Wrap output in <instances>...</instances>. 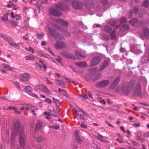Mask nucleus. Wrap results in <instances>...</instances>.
Instances as JSON below:
<instances>
[{
    "instance_id": "nucleus-1",
    "label": "nucleus",
    "mask_w": 149,
    "mask_h": 149,
    "mask_svg": "<svg viewBox=\"0 0 149 149\" xmlns=\"http://www.w3.org/2000/svg\"><path fill=\"white\" fill-rule=\"evenodd\" d=\"M120 89L121 92L125 95H128L133 90V95L140 98L146 97L148 94L146 92L142 91L141 83L138 82L136 84L134 80H131L129 82H124Z\"/></svg>"
},
{
    "instance_id": "nucleus-2",
    "label": "nucleus",
    "mask_w": 149,
    "mask_h": 149,
    "mask_svg": "<svg viewBox=\"0 0 149 149\" xmlns=\"http://www.w3.org/2000/svg\"><path fill=\"white\" fill-rule=\"evenodd\" d=\"M120 78L119 76H118L116 77L114 80L112 81L111 84L110 85L109 88L110 89H116L114 90V91L116 92H119L120 89V88L119 87H117L116 88V87L118 84L120 80Z\"/></svg>"
},
{
    "instance_id": "nucleus-3",
    "label": "nucleus",
    "mask_w": 149,
    "mask_h": 149,
    "mask_svg": "<svg viewBox=\"0 0 149 149\" xmlns=\"http://www.w3.org/2000/svg\"><path fill=\"white\" fill-rule=\"evenodd\" d=\"M71 6L74 9L81 10L83 8V3L80 0H73L71 2Z\"/></svg>"
},
{
    "instance_id": "nucleus-4",
    "label": "nucleus",
    "mask_w": 149,
    "mask_h": 149,
    "mask_svg": "<svg viewBox=\"0 0 149 149\" xmlns=\"http://www.w3.org/2000/svg\"><path fill=\"white\" fill-rule=\"evenodd\" d=\"M109 80H104L98 82L95 84V86L98 88H104L107 86L110 83Z\"/></svg>"
},
{
    "instance_id": "nucleus-5",
    "label": "nucleus",
    "mask_w": 149,
    "mask_h": 149,
    "mask_svg": "<svg viewBox=\"0 0 149 149\" xmlns=\"http://www.w3.org/2000/svg\"><path fill=\"white\" fill-rule=\"evenodd\" d=\"M49 31V33L50 35L52 37L57 38L60 37L59 33L58 32L56 31V30L52 27H49L48 28Z\"/></svg>"
},
{
    "instance_id": "nucleus-6",
    "label": "nucleus",
    "mask_w": 149,
    "mask_h": 149,
    "mask_svg": "<svg viewBox=\"0 0 149 149\" xmlns=\"http://www.w3.org/2000/svg\"><path fill=\"white\" fill-rule=\"evenodd\" d=\"M49 12L50 15L54 16L59 17L61 15V13L59 11L52 7L49 8Z\"/></svg>"
},
{
    "instance_id": "nucleus-7",
    "label": "nucleus",
    "mask_w": 149,
    "mask_h": 149,
    "mask_svg": "<svg viewBox=\"0 0 149 149\" xmlns=\"http://www.w3.org/2000/svg\"><path fill=\"white\" fill-rule=\"evenodd\" d=\"M101 60V58L98 56H96L93 58L91 60V66H94L98 64Z\"/></svg>"
},
{
    "instance_id": "nucleus-8",
    "label": "nucleus",
    "mask_w": 149,
    "mask_h": 149,
    "mask_svg": "<svg viewBox=\"0 0 149 149\" xmlns=\"http://www.w3.org/2000/svg\"><path fill=\"white\" fill-rule=\"evenodd\" d=\"M61 54L63 57L66 58L70 59L73 60L75 59V57L73 54L67 52H61Z\"/></svg>"
},
{
    "instance_id": "nucleus-9",
    "label": "nucleus",
    "mask_w": 149,
    "mask_h": 149,
    "mask_svg": "<svg viewBox=\"0 0 149 149\" xmlns=\"http://www.w3.org/2000/svg\"><path fill=\"white\" fill-rule=\"evenodd\" d=\"M55 7L56 8L61 10H66L69 9V7L68 6L61 3H58Z\"/></svg>"
},
{
    "instance_id": "nucleus-10",
    "label": "nucleus",
    "mask_w": 149,
    "mask_h": 149,
    "mask_svg": "<svg viewBox=\"0 0 149 149\" xmlns=\"http://www.w3.org/2000/svg\"><path fill=\"white\" fill-rule=\"evenodd\" d=\"M20 76V80L25 82L28 81L30 77V75L27 73L23 74H21Z\"/></svg>"
},
{
    "instance_id": "nucleus-11",
    "label": "nucleus",
    "mask_w": 149,
    "mask_h": 149,
    "mask_svg": "<svg viewBox=\"0 0 149 149\" xmlns=\"http://www.w3.org/2000/svg\"><path fill=\"white\" fill-rule=\"evenodd\" d=\"M139 10V7L138 6H135L134 7L133 9L129 13V18H131L134 16L133 14L136 15L137 14Z\"/></svg>"
},
{
    "instance_id": "nucleus-12",
    "label": "nucleus",
    "mask_w": 149,
    "mask_h": 149,
    "mask_svg": "<svg viewBox=\"0 0 149 149\" xmlns=\"http://www.w3.org/2000/svg\"><path fill=\"white\" fill-rule=\"evenodd\" d=\"M54 47L56 49H61L65 48V45L63 42H57L54 45Z\"/></svg>"
},
{
    "instance_id": "nucleus-13",
    "label": "nucleus",
    "mask_w": 149,
    "mask_h": 149,
    "mask_svg": "<svg viewBox=\"0 0 149 149\" xmlns=\"http://www.w3.org/2000/svg\"><path fill=\"white\" fill-rule=\"evenodd\" d=\"M38 89L47 93H50L49 90L45 86L42 84H39L38 85Z\"/></svg>"
},
{
    "instance_id": "nucleus-14",
    "label": "nucleus",
    "mask_w": 149,
    "mask_h": 149,
    "mask_svg": "<svg viewBox=\"0 0 149 149\" xmlns=\"http://www.w3.org/2000/svg\"><path fill=\"white\" fill-rule=\"evenodd\" d=\"M109 65V63L108 61L107 60L103 62L101 65L100 66V68L99 69V71H101L103 70L105 68Z\"/></svg>"
},
{
    "instance_id": "nucleus-15",
    "label": "nucleus",
    "mask_w": 149,
    "mask_h": 149,
    "mask_svg": "<svg viewBox=\"0 0 149 149\" xmlns=\"http://www.w3.org/2000/svg\"><path fill=\"white\" fill-rule=\"evenodd\" d=\"M57 22L61 25L65 27L68 25V23L66 21L61 19H58L57 20Z\"/></svg>"
},
{
    "instance_id": "nucleus-16",
    "label": "nucleus",
    "mask_w": 149,
    "mask_h": 149,
    "mask_svg": "<svg viewBox=\"0 0 149 149\" xmlns=\"http://www.w3.org/2000/svg\"><path fill=\"white\" fill-rule=\"evenodd\" d=\"M76 65L80 68H84L87 65L86 63L85 62H79L76 63Z\"/></svg>"
},
{
    "instance_id": "nucleus-17",
    "label": "nucleus",
    "mask_w": 149,
    "mask_h": 149,
    "mask_svg": "<svg viewBox=\"0 0 149 149\" xmlns=\"http://www.w3.org/2000/svg\"><path fill=\"white\" fill-rule=\"evenodd\" d=\"M143 35L146 38H148L149 36V29L148 28L144 29L143 30Z\"/></svg>"
},
{
    "instance_id": "nucleus-18",
    "label": "nucleus",
    "mask_w": 149,
    "mask_h": 149,
    "mask_svg": "<svg viewBox=\"0 0 149 149\" xmlns=\"http://www.w3.org/2000/svg\"><path fill=\"white\" fill-rule=\"evenodd\" d=\"M79 132L78 131H76L74 133L75 136L76 140L79 143H81L82 142V140L80 138L79 134Z\"/></svg>"
},
{
    "instance_id": "nucleus-19",
    "label": "nucleus",
    "mask_w": 149,
    "mask_h": 149,
    "mask_svg": "<svg viewBox=\"0 0 149 149\" xmlns=\"http://www.w3.org/2000/svg\"><path fill=\"white\" fill-rule=\"evenodd\" d=\"M25 137L24 135H20L19 138L20 144L21 146H23L25 143Z\"/></svg>"
},
{
    "instance_id": "nucleus-20",
    "label": "nucleus",
    "mask_w": 149,
    "mask_h": 149,
    "mask_svg": "<svg viewBox=\"0 0 149 149\" xmlns=\"http://www.w3.org/2000/svg\"><path fill=\"white\" fill-rule=\"evenodd\" d=\"M94 137L95 139H98L102 141H104L103 139V136L99 134H97L96 135H94Z\"/></svg>"
},
{
    "instance_id": "nucleus-21",
    "label": "nucleus",
    "mask_w": 149,
    "mask_h": 149,
    "mask_svg": "<svg viewBox=\"0 0 149 149\" xmlns=\"http://www.w3.org/2000/svg\"><path fill=\"white\" fill-rule=\"evenodd\" d=\"M138 22V20L137 19H136L135 18H134L130 20L129 21V23L130 24H132V26H134L136 24H137Z\"/></svg>"
},
{
    "instance_id": "nucleus-22",
    "label": "nucleus",
    "mask_w": 149,
    "mask_h": 149,
    "mask_svg": "<svg viewBox=\"0 0 149 149\" xmlns=\"http://www.w3.org/2000/svg\"><path fill=\"white\" fill-rule=\"evenodd\" d=\"M102 77V74L101 73H99L96 75L95 77L93 78L92 80L93 82H95L98 79Z\"/></svg>"
},
{
    "instance_id": "nucleus-23",
    "label": "nucleus",
    "mask_w": 149,
    "mask_h": 149,
    "mask_svg": "<svg viewBox=\"0 0 149 149\" xmlns=\"http://www.w3.org/2000/svg\"><path fill=\"white\" fill-rule=\"evenodd\" d=\"M93 76L91 75V74H90V73H88L86 74L85 77V78L86 79L87 81H90L91 80H92V77Z\"/></svg>"
},
{
    "instance_id": "nucleus-24",
    "label": "nucleus",
    "mask_w": 149,
    "mask_h": 149,
    "mask_svg": "<svg viewBox=\"0 0 149 149\" xmlns=\"http://www.w3.org/2000/svg\"><path fill=\"white\" fill-rule=\"evenodd\" d=\"M111 36V39L114 40L116 37V31L114 29H113L112 32L110 34Z\"/></svg>"
},
{
    "instance_id": "nucleus-25",
    "label": "nucleus",
    "mask_w": 149,
    "mask_h": 149,
    "mask_svg": "<svg viewBox=\"0 0 149 149\" xmlns=\"http://www.w3.org/2000/svg\"><path fill=\"white\" fill-rule=\"evenodd\" d=\"M104 30L107 33H110L112 29L108 25H106L104 27Z\"/></svg>"
},
{
    "instance_id": "nucleus-26",
    "label": "nucleus",
    "mask_w": 149,
    "mask_h": 149,
    "mask_svg": "<svg viewBox=\"0 0 149 149\" xmlns=\"http://www.w3.org/2000/svg\"><path fill=\"white\" fill-rule=\"evenodd\" d=\"M89 72L90 74H91V75H93L94 74H95L97 72V70L96 68H93L90 69H89Z\"/></svg>"
},
{
    "instance_id": "nucleus-27",
    "label": "nucleus",
    "mask_w": 149,
    "mask_h": 149,
    "mask_svg": "<svg viewBox=\"0 0 149 149\" xmlns=\"http://www.w3.org/2000/svg\"><path fill=\"white\" fill-rule=\"evenodd\" d=\"M55 81L57 84L60 85L61 86L63 87H64V84H63L61 80L56 79L55 80Z\"/></svg>"
},
{
    "instance_id": "nucleus-28",
    "label": "nucleus",
    "mask_w": 149,
    "mask_h": 149,
    "mask_svg": "<svg viewBox=\"0 0 149 149\" xmlns=\"http://www.w3.org/2000/svg\"><path fill=\"white\" fill-rule=\"evenodd\" d=\"M8 13H7L5 14L2 17V20L3 21H7L8 19Z\"/></svg>"
},
{
    "instance_id": "nucleus-29",
    "label": "nucleus",
    "mask_w": 149,
    "mask_h": 149,
    "mask_svg": "<svg viewBox=\"0 0 149 149\" xmlns=\"http://www.w3.org/2000/svg\"><path fill=\"white\" fill-rule=\"evenodd\" d=\"M149 5L148 0H145L143 2L142 4L143 6L147 7Z\"/></svg>"
},
{
    "instance_id": "nucleus-30",
    "label": "nucleus",
    "mask_w": 149,
    "mask_h": 149,
    "mask_svg": "<svg viewBox=\"0 0 149 149\" xmlns=\"http://www.w3.org/2000/svg\"><path fill=\"white\" fill-rule=\"evenodd\" d=\"M34 59V56H28L26 57V60H33Z\"/></svg>"
},
{
    "instance_id": "nucleus-31",
    "label": "nucleus",
    "mask_w": 149,
    "mask_h": 149,
    "mask_svg": "<svg viewBox=\"0 0 149 149\" xmlns=\"http://www.w3.org/2000/svg\"><path fill=\"white\" fill-rule=\"evenodd\" d=\"M2 65L6 69L9 70H12V68L10 67V66L9 65H7L5 64H3Z\"/></svg>"
},
{
    "instance_id": "nucleus-32",
    "label": "nucleus",
    "mask_w": 149,
    "mask_h": 149,
    "mask_svg": "<svg viewBox=\"0 0 149 149\" xmlns=\"http://www.w3.org/2000/svg\"><path fill=\"white\" fill-rule=\"evenodd\" d=\"M49 111L50 113V116H52L55 117L57 116V114L54 110H53L52 111L49 110Z\"/></svg>"
},
{
    "instance_id": "nucleus-33",
    "label": "nucleus",
    "mask_w": 149,
    "mask_h": 149,
    "mask_svg": "<svg viewBox=\"0 0 149 149\" xmlns=\"http://www.w3.org/2000/svg\"><path fill=\"white\" fill-rule=\"evenodd\" d=\"M25 89L28 93H30L31 91V88L30 86L25 87Z\"/></svg>"
},
{
    "instance_id": "nucleus-34",
    "label": "nucleus",
    "mask_w": 149,
    "mask_h": 149,
    "mask_svg": "<svg viewBox=\"0 0 149 149\" xmlns=\"http://www.w3.org/2000/svg\"><path fill=\"white\" fill-rule=\"evenodd\" d=\"M75 54L77 55L80 56L81 57H82L83 58H85V56H84L83 55H82L79 52L78 50H76L75 52Z\"/></svg>"
},
{
    "instance_id": "nucleus-35",
    "label": "nucleus",
    "mask_w": 149,
    "mask_h": 149,
    "mask_svg": "<svg viewBox=\"0 0 149 149\" xmlns=\"http://www.w3.org/2000/svg\"><path fill=\"white\" fill-rule=\"evenodd\" d=\"M19 122H16V123L15 124V127L14 129L15 130H16L18 129L19 128Z\"/></svg>"
},
{
    "instance_id": "nucleus-36",
    "label": "nucleus",
    "mask_w": 149,
    "mask_h": 149,
    "mask_svg": "<svg viewBox=\"0 0 149 149\" xmlns=\"http://www.w3.org/2000/svg\"><path fill=\"white\" fill-rule=\"evenodd\" d=\"M100 1L103 5H105L107 4L108 3V1L107 0H100Z\"/></svg>"
},
{
    "instance_id": "nucleus-37",
    "label": "nucleus",
    "mask_w": 149,
    "mask_h": 149,
    "mask_svg": "<svg viewBox=\"0 0 149 149\" xmlns=\"http://www.w3.org/2000/svg\"><path fill=\"white\" fill-rule=\"evenodd\" d=\"M43 35L44 34L43 33H41V34H38L36 37L38 39H40L42 38Z\"/></svg>"
},
{
    "instance_id": "nucleus-38",
    "label": "nucleus",
    "mask_w": 149,
    "mask_h": 149,
    "mask_svg": "<svg viewBox=\"0 0 149 149\" xmlns=\"http://www.w3.org/2000/svg\"><path fill=\"white\" fill-rule=\"evenodd\" d=\"M54 26L55 28L58 29L60 31H62L63 32L65 31V30L64 29H61V28H59L58 26L56 24L54 25Z\"/></svg>"
},
{
    "instance_id": "nucleus-39",
    "label": "nucleus",
    "mask_w": 149,
    "mask_h": 149,
    "mask_svg": "<svg viewBox=\"0 0 149 149\" xmlns=\"http://www.w3.org/2000/svg\"><path fill=\"white\" fill-rule=\"evenodd\" d=\"M49 127L50 128H53L56 130H58L59 129V126L58 125L49 126Z\"/></svg>"
},
{
    "instance_id": "nucleus-40",
    "label": "nucleus",
    "mask_w": 149,
    "mask_h": 149,
    "mask_svg": "<svg viewBox=\"0 0 149 149\" xmlns=\"http://www.w3.org/2000/svg\"><path fill=\"white\" fill-rule=\"evenodd\" d=\"M111 25L114 27H117L118 25L116 22L115 21H113L111 23Z\"/></svg>"
},
{
    "instance_id": "nucleus-41",
    "label": "nucleus",
    "mask_w": 149,
    "mask_h": 149,
    "mask_svg": "<svg viewBox=\"0 0 149 149\" xmlns=\"http://www.w3.org/2000/svg\"><path fill=\"white\" fill-rule=\"evenodd\" d=\"M38 1L42 4H47L48 2L47 0H39Z\"/></svg>"
},
{
    "instance_id": "nucleus-42",
    "label": "nucleus",
    "mask_w": 149,
    "mask_h": 149,
    "mask_svg": "<svg viewBox=\"0 0 149 149\" xmlns=\"http://www.w3.org/2000/svg\"><path fill=\"white\" fill-rule=\"evenodd\" d=\"M39 61L42 64H43V66L44 69H46L47 68V67L46 66V65L44 64L43 62L41 60V59H40L39 60Z\"/></svg>"
},
{
    "instance_id": "nucleus-43",
    "label": "nucleus",
    "mask_w": 149,
    "mask_h": 149,
    "mask_svg": "<svg viewBox=\"0 0 149 149\" xmlns=\"http://www.w3.org/2000/svg\"><path fill=\"white\" fill-rule=\"evenodd\" d=\"M127 19L125 17L122 18L121 20V23H125L127 22Z\"/></svg>"
},
{
    "instance_id": "nucleus-44",
    "label": "nucleus",
    "mask_w": 149,
    "mask_h": 149,
    "mask_svg": "<svg viewBox=\"0 0 149 149\" xmlns=\"http://www.w3.org/2000/svg\"><path fill=\"white\" fill-rule=\"evenodd\" d=\"M43 114L45 116H50V113L49 110L48 112H44Z\"/></svg>"
},
{
    "instance_id": "nucleus-45",
    "label": "nucleus",
    "mask_w": 149,
    "mask_h": 149,
    "mask_svg": "<svg viewBox=\"0 0 149 149\" xmlns=\"http://www.w3.org/2000/svg\"><path fill=\"white\" fill-rule=\"evenodd\" d=\"M53 101L56 105L59 104V101L58 100H57L54 98H53Z\"/></svg>"
},
{
    "instance_id": "nucleus-46",
    "label": "nucleus",
    "mask_w": 149,
    "mask_h": 149,
    "mask_svg": "<svg viewBox=\"0 0 149 149\" xmlns=\"http://www.w3.org/2000/svg\"><path fill=\"white\" fill-rule=\"evenodd\" d=\"M36 127L38 129L41 128V125L39 122H38L36 124Z\"/></svg>"
},
{
    "instance_id": "nucleus-47",
    "label": "nucleus",
    "mask_w": 149,
    "mask_h": 149,
    "mask_svg": "<svg viewBox=\"0 0 149 149\" xmlns=\"http://www.w3.org/2000/svg\"><path fill=\"white\" fill-rule=\"evenodd\" d=\"M79 96L80 97H83L84 99H88V96H87V95H82L81 94H80L79 95Z\"/></svg>"
},
{
    "instance_id": "nucleus-48",
    "label": "nucleus",
    "mask_w": 149,
    "mask_h": 149,
    "mask_svg": "<svg viewBox=\"0 0 149 149\" xmlns=\"http://www.w3.org/2000/svg\"><path fill=\"white\" fill-rule=\"evenodd\" d=\"M87 96H88L89 97L93 98V96L92 95V92H89L87 93Z\"/></svg>"
},
{
    "instance_id": "nucleus-49",
    "label": "nucleus",
    "mask_w": 149,
    "mask_h": 149,
    "mask_svg": "<svg viewBox=\"0 0 149 149\" xmlns=\"http://www.w3.org/2000/svg\"><path fill=\"white\" fill-rule=\"evenodd\" d=\"M45 101L49 103H51L52 102V100L48 98H46L45 99Z\"/></svg>"
},
{
    "instance_id": "nucleus-50",
    "label": "nucleus",
    "mask_w": 149,
    "mask_h": 149,
    "mask_svg": "<svg viewBox=\"0 0 149 149\" xmlns=\"http://www.w3.org/2000/svg\"><path fill=\"white\" fill-rule=\"evenodd\" d=\"M1 37L3 38L6 41H8V39L7 37L5 36L4 35H3L1 36Z\"/></svg>"
},
{
    "instance_id": "nucleus-51",
    "label": "nucleus",
    "mask_w": 149,
    "mask_h": 149,
    "mask_svg": "<svg viewBox=\"0 0 149 149\" xmlns=\"http://www.w3.org/2000/svg\"><path fill=\"white\" fill-rule=\"evenodd\" d=\"M67 79V80H68V79H67V78H63L61 80V81H62V83L63 84H64V87H65V79Z\"/></svg>"
},
{
    "instance_id": "nucleus-52",
    "label": "nucleus",
    "mask_w": 149,
    "mask_h": 149,
    "mask_svg": "<svg viewBox=\"0 0 149 149\" xmlns=\"http://www.w3.org/2000/svg\"><path fill=\"white\" fill-rule=\"evenodd\" d=\"M123 27L125 29L128 30L129 29V26L126 24L123 25Z\"/></svg>"
},
{
    "instance_id": "nucleus-53",
    "label": "nucleus",
    "mask_w": 149,
    "mask_h": 149,
    "mask_svg": "<svg viewBox=\"0 0 149 149\" xmlns=\"http://www.w3.org/2000/svg\"><path fill=\"white\" fill-rule=\"evenodd\" d=\"M73 111L75 113V114H76V116H77L78 115V112L76 109H75L74 108H73Z\"/></svg>"
},
{
    "instance_id": "nucleus-54",
    "label": "nucleus",
    "mask_w": 149,
    "mask_h": 149,
    "mask_svg": "<svg viewBox=\"0 0 149 149\" xmlns=\"http://www.w3.org/2000/svg\"><path fill=\"white\" fill-rule=\"evenodd\" d=\"M30 95L31 96H32L33 97L36 98H37L38 97V96L36 94H33L32 93H30Z\"/></svg>"
},
{
    "instance_id": "nucleus-55",
    "label": "nucleus",
    "mask_w": 149,
    "mask_h": 149,
    "mask_svg": "<svg viewBox=\"0 0 149 149\" xmlns=\"http://www.w3.org/2000/svg\"><path fill=\"white\" fill-rule=\"evenodd\" d=\"M143 136L145 137H149V132H147L144 133Z\"/></svg>"
},
{
    "instance_id": "nucleus-56",
    "label": "nucleus",
    "mask_w": 149,
    "mask_h": 149,
    "mask_svg": "<svg viewBox=\"0 0 149 149\" xmlns=\"http://www.w3.org/2000/svg\"><path fill=\"white\" fill-rule=\"evenodd\" d=\"M12 25L14 26H17V24L15 21H13L11 22Z\"/></svg>"
},
{
    "instance_id": "nucleus-57",
    "label": "nucleus",
    "mask_w": 149,
    "mask_h": 149,
    "mask_svg": "<svg viewBox=\"0 0 149 149\" xmlns=\"http://www.w3.org/2000/svg\"><path fill=\"white\" fill-rule=\"evenodd\" d=\"M79 117L81 119V120H84V115L81 114H80L79 115Z\"/></svg>"
},
{
    "instance_id": "nucleus-58",
    "label": "nucleus",
    "mask_w": 149,
    "mask_h": 149,
    "mask_svg": "<svg viewBox=\"0 0 149 149\" xmlns=\"http://www.w3.org/2000/svg\"><path fill=\"white\" fill-rule=\"evenodd\" d=\"M106 123L109 126L112 127H114V126L112 124L109 123V122H106Z\"/></svg>"
},
{
    "instance_id": "nucleus-59",
    "label": "nucleus",
    "mask_w": 149,
    "mask_h": 149,
    "mask_svg": "<svg viewBox=\"0 0 149 149\" xmlns=\"http://www.w3.org/2000/svg\"><path fill=\"white\" fill-rule=\"evenodd\" d=\"M81 127L83 128H87V126L86 125L84 124H81L80 125Z\"/></svg>"
},
{
    "instance_id": "nucleus-60",
    "label": "nucleus",
    "mask_w": 149,
    "mask_h": 149,
    "mask_svg": "<svg viewBox=\"0 0 149 149\" xmlns=\"http://www.w3.org/2000/svg\"><path fill=\"white\" fill-rule=\"evenodd\" d=\"M38 55L40 56H45L43 54L40 52H39L38 53Z\"/></svg>"
},
{
    "instance_id": "nucleus-61",
    "label": "nucleus",
    "mask_w": 149,
    "mask_h": 149,
    "mask_svg": "<svg viewBox=\"0 0 149 149\" xmlns=\"http://www.w3.org/2000/svg\"><path fill=\"white\" fill-rule=\"evenodd\" d=\"M8 43L10 45H11V46H14V45L15 44V43H14L13 42H10V41H9Z\"/></svg>"
},
{
    "instance_id": "nucleus-62",
    "label": "nucleus",
    "mask_w": 149,
    "mask_h": 149,
    "mask_svg": "<svg viewBox=\"0 0 149 149\" xmlns=\"http://www.w3.org/2000/svg\"><path fill=\"white\" fill-rule=\"evenodd\" d=\"M27 105V107H30L31 109H32V107H33L34 106L30 104H26Z\"/></svg>"
},
{
    "instance_id": "nucleus-63",
    "label": "nucleus",
    "mask_w": 149,
    "mask_h": 149,
    "mask_svg": "<svg viewBox=\"0 0 149 149\" xmlns=\"http://www.w3.org/2000/svg\"><path fill=\"white\" fill-rule=\"evenodd\" d=\"M29 51L32 52V53H34V49L32 48L31 47H30L29 48Z\"/></svg>"
},
{
    "instance_id": "nucleus-64",
    "label": "nucleus",
    "mask_w": 149,
    "mask_h": 149,
    "mask_svg": "<svg viewBox=\"0 0 149 149\" xmlns=\"http://www.w3.org/2000/svg\"><path fill=\"white\" fill-rule=\"evenodd\" d=\"M28 8L26 7H24L23 8V10L26 13V12L28 10Z\"/></svg>"
}]
</instances>
